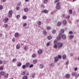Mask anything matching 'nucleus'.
<instances>
[{"label": "nucleus", "instance_id": "f257e3e1", "mask_svg": "<svg viewBox=\"0 0 79 79\" xmlns=\"http://www.w3.org/2000/svg\"><path fill=\"white\" fill-rule=\"evenodd\" d=\"M60 4H61L59 2H58L56 3V9H57V10H60V9L61 8L60 6Z\"/></svg>", "mask_w": 79, "mask_h": 79}, {"label": "nucleus", "instance_id": "f03ea898", "mask_svg": "<svg viewBox=\"0 0 79 79\" xmlns=\"http://www.w3.org/2000/svg\"><path fill=\"white\" fill-rule=\"evenodd\" d=\"M13 13V11L11 10H10L9 11V15H8V16L9 18H11V16H12V14Z\"/></svg>", "mask_w": 79, "mask_h": 79}, {"label": "nucleus", "instance_id": "7ed1b4c3", "mask_svg": "<svg viewBox=\"0 0 79 79\" xmlns=\"http://www.w3.org/2000/svg\"><path fill=\"white\" fill-rule=\"evenodd\" d=\"M37 53L39 55H41L43 51L42 49H39L37 51Z\"/></svg>", "mask_w": 79, "mask_h": 79}, {"label": "nucleus", "instance_id": "20e7f679", "mask_svg": "<svg viewBox=\"0 0 79 79\" xmlns=\"http://www.w3.org/2000/svg\"><path fill=\"white\" fill-rule=\"evenodd\" d=\"M63 44L61 43H58V47H63Z\"/></svg>", "mask_w": 79, "mask_h": 79}, {"label": "nucleus", "instance_id": "39448f33", "mask_svg": "<svg viewBox=\"0 0 79 79\" xmlns=\"http://www.w3.org/2000/svg\"><path fill=\"white\" fill-rule=\"evenodd\" d=\"M54 60H55V62L56 63V62H57V61H58V60H59V58H58V57H56L54 58Z\"/></svg>", "mask_w": 79, "mask_h": 79}, {"label": "nucleus", "instance_id": "423d86ee", "mask_svg": "<svg viewBox=\"0 0 79 79\" xmlns=\"http://www.w3.org/2000/svg\"><path fill=\"white\" fill-rule=\"evenodd\" d=\"M61 33L59 34V36L57 37V40H61Z\"/></svg>", "mask_w": 79, "mask_h": 79}, {"label": "nucleus", "instance_id": "0eeeda50", "mask_svg": "<svg viewBox=\"0 0 79 79\" xmlns=\"http://www.w3.org/2000/svg\"><path fill=\"white\" fill-rule=\"evenodd\" d=\"M39 68L40 69H43L44 68V65L41 64H39Z\"/></svg>", "mask_w": 79, "mask_h": 79}, {"label": "nucleus", "instance_id": "6e6552de", "mask_svg": "<svg viewBox=\"0 0 79 79\" xmlns=\"http://www.w3.org/2000/svg\"><path fill=\"white\" fill-rule=\"evenodd\" d=\"M65 77L67 79H69L70 77V75L69 74H67L65 75Z\"/></svg>", "mask_w": 79, "mask_h": 79}, {"label": "nucleus", "instance_id": "1a4fd4ad", "mask_svg": "<svg viewBox=\"0 0 79 79\" xmlns=\"http://www.w3.org/2000/svg\"><path fill=\"white\" fill-rule=\"evenodd\" d=\"M26 68H28V67H29L30 66V63L29 62L27 63L26 64Z\"/></svg>", "mask_w": 79, "mask_h": 79}, {"label": "nucleus", "instance_id": "9d476101", "mask_svg": "<svg viewBox=\"0 0 79 79\" xmlns=\"http://www.w3.org/2000/svg\"><path fill=\"white\" fill-rule=\"evenodd\" d=\"M62 37L63 39H65L66 38V36L64 34L62 35Z\"/></svg>", "mask_w": 79, "mask_h": 79}, {"label": "nucleus", "instance_id": "9b49d317", "mask_svg": "<svg viewBox=\"0 0 79 79\" xmlns=\"http://www.w3.org/2000/svg\"><path fill=\"white\" fill-rule=\"evenodd\" d=\"M8 18H5L3 20V22L5 23H7V22H8Z\"/></svg>", "mask_w": 79, "mask_h": 79}, {"label": "nucleus", "instance_id": "f8f14e48", "mask_svg": "<svg viewBox=\"0 0 79 79\" xmlns=\"http://www.w3.org/2000/svg\"><path fill=\"white\" fill-rule=\"evenodd\" d=\"M43 13H45V14H47V13H48V11L47 10H43Z\"/></svg>", "mask_w": 79, "mask_h": 79}, {"label": "nucleus", "instance_id": "ddd939ff", "mask_svg": "<svg viewBox=\"0 0 79 79\" xmlns=\"http://www.w3.org/2000/svg\"><path fill=\"white\" fill-rule=\"evenodd\" d=\"M24 12H27L28 11V9L27 8H25L24 9Z\"/></svg>", "mask_w": 79, "mask_h": 79}, {"label": "nucleus", "instance_id": "4468645a", "mask_svg": "<svg viewBox=\"0 0 79 79\" xmlns=\"http://www.w3.org/2000/svg\"><path fill=\"white\" fill-rule=\"evenodd\" d=\"M19 34L18 33H16L15 34V36L16 37H18V36H19Z\"/></svg>", "mask_w": 79, "mask_h": 79}, {"label": "nucleus", "instance_id": "2eb2a0df", "mask_svg": "<svg viewBox=\"0 0 79 79\" xmlns=\"http://www.w3.org/2000/svg\"><path fill=\"white\" fill-rule=\"evenodd\" d=\"M8 24L5 23V24H4L3 27H4L6 28V27H8Z\"/></svg>", "mask_w": 79, "mask_h": 79}, {"label": "nucleus", "instance_id": "dca6fc26", "mask_svg": "<svg viewBox=\"0 0 79 79\" xmlns=\"http://www.w3.org/2000/svg\"><path fill=\"white\" fill-rule=\"evenodd\" d=\"M61 23L60 22H58V23L57 24V26H61Z\"/></svg>", "mask_w": 79, "mask_h": 79}, {"label": "nucleus", "instance_id": "f3484780", "mask_svg": "<svg viewBox=\"0 0 79 79\" xmlns=\"http://www.w3.org/2000/svg\"><path fill=\"white\" fill-rule=\"evenodd\" d=\"M0 74L1 75H2V76H3L5 75V72L3 71H2L0 72Z\"/></svg>", "mask_w": 79, "mask_h": 79}, {"label": "nucleus", "instance_id": "a211bd4d", "mask_svg": "<svg viewBox=\"0 0 79 79\" xmlns=\"http://www.w3.org/2000/svg\"><path fill=\"white\" fill-rule=\"evenodd\" d=\"M21 62H19L18 64H17V66L18 67H20L21 66Z\"/></svg>", "mask_w": 79, "mask_h": 79}, {"label": "nucleus", "instance_id": "6ab92c4d", "mask_svg": "<svg viewBox=\"0 0 79 79\" xmlns=\"http://www.w3.org/2000/svg\"><path fill=\"white\" fill-rule=\"evenodd\" d=\"M24 48L25 50H27L29 49V48H28V47H27V46H26Z\"/></svg>", "mask_w": 79, "mask_h": 79}, {"label": "nucleus", "instance_id": "aec40b11", "mask_svg": "<svg viewBox=\"0 0 79 79\" xmlns=\"http://www.w3.org/2000/svg\"><path fill=\"white\" fill-rule=\"evenodd\" d=\"M62 58L63 59H66V55H64L62 56Z\"/></svg>", "mask_w": 79, "mask_h": 79}, {"label": "nucleus", "instance_id": "412c9836", "mask_svg": "<svg viewBox=\"0 0 79 79\" xmlns=\"http://www.w3.org/2000/svg\"><path fill=\"white\" fill-rule=\"evenodd\" d=\"M36 54H33L32 55V58H35V57H36Z\"/></svg>", "mask_w": 79, "mask_h": 79}, {"label": "nucleus", "instance_id": "4be33fe9", "mask_svg": "<svg viewBox=\"0 0 79 79\" xmlns=\"http://www.w3.org/2000/svg\"><path fill=\"white\" fill-rule=\"evenodd\" d=\"M16 48L17 49H19L20 48V45H18L16 46Z\"/></svg>", "mask_w": 79, "mask_h": 79}, {"label": "nucleus", "instance_id": "5701e85b", "mask_svg": "<svg viewBox=\"0 0 79 79\" xmlns=\"http://www.w3.org/2000/svg\"><path fill=\"white\" fill-rule=\"evenodd\" d=\"M37 23L38 25H41V22L40 21H38L37 22Z\"/></svg>", "mask_w": 79, "mask_h": 79}, {"label": "nucleus", "instance_id": "b1692460", "mask_svg": "<svg viewBox=\"0 0 79 79\" xmlns=\"http://www.w3.org/2000/svg\"><path fill=\"white\" fill-rule=\"evenodd\" d=\"M23 79H27V77L26 76H23Z\"/></svg>", "mask_w": 79, "mask_h": 79}, {"label": "nucleus", "instance_id": "393cba45", "mask_svg": "<svg viewBox=\"0 0 79 79\" xmlns=\"http://www.w3.org/2000/svg\"><path fill=\"white\" fill-rule=\"evenodd\" d=\"M72 12H73V10H71V9L70 10H69V14H70V15H71L72 14Z\"/></svg>", "mask_w": 79, "mask_h": 79}, {"label": "nucleus", "instance_id": "a878e982", "mask_svg": "<svg viewBox=\"0 0 79 79\" xmlns=\"http://www.w3.org/2000/svg\"><path fill=\"white\" fill-rule=\"evenodd\" d=\"M48 2V0H44L43 3L44 4H45V3H47Z\"/></svg>", "mask_w": 79, "mask_h": 79}, {"label": "nucleus", "instance_id": "bb28decb", "mask_svg": "<svg viewBox=\"0 0 79 79\" xmlns=\"http://www.w3.org/2000/svg\"><path fill=\"white\" fill-rule=\"evenodd\" d=\"M33 63L34 64H35L36 63H37V60H34L33 61Z\"/></svg>", "mask_w": 79, "mask_h": 79}, {"label": "nucleus", "instance_id": "cd10ccee", "mask_svg": "<svg viewBox=\"0 0 79 79\" xmlns=\"http://www.w3.org/2000/svg\"><path fill=\"white\" fill-rule=\"evenodd\" d=\"M75 72H72V76L74 77L75 76Z\"/></svg>", "mask_w": 79, "mask_h": 79}, {"label": "nucleus", "instance_id": "c85d7f7f", "mask_svg": "<svg viewBox=\"0 0 79 79\" xmlns=\"http://www.w3.org/2000/svg\"><path fill=\"white\" fill-rule=\"evenodd\" d=\"M43 33L45 35H46L47 34V32H46V31H43Z\"/></svg>", "mask_w": 79, "mask_h": 79}, {"label": "nucleus", "instance_id": "c756f323", "mask_svg": "<svg viewBox=\"0 0 79 79\" xmlns=\"http://www.w3.org/2000/svg\"><path fill=\"white\" fill-rule=\"evenodd\" d=\"M54 48H57V44H54Z\"/></svg>", "mask_w": 79, "mask_h": 79}, {"label": "nucleus", "instance_id": "7c9ffc66", "mask_svg": "<svg viewBox=\"0 0 79 79\" xmlns=\"http://www.w3.org/2000/svg\"><path fill=\"white\" fill-rule=\"evenodd\" d=\"M47 38L48 40H50V39H52V37H51V36H49Z\"/></svg>", "mask_w": 79, "mask_h": 79}, {"label": "nucleus", "instance_id": "2f4dec72", "mask_svg": "<svg viewBox=\"0 0 79 79\" xmlns=\"http://www.w3.org/2000/svg\"><path fill=\"white\" fill-rule=\"evenodd\" d=\"M63 23L64 24H66V23H67L66 21V20H64L63 21Z\"/></svg>", "mask_w": 79, "mask_h": 79}, {"label": "nucleus", "instance_id": "473e14b6", "mask_svg": "<svg viewBox=\"0 0 79 79\" xmlns=\"http://www.w3.org/2000/svg\"><path fill=\"white\" fill-rule=\"evenodd\" d=\"M6 76H7V77H6ZM6 76H4V77H5V79L7 78V77H8V73L6 74Z\"/></svg>", "mask_w": 79, "mask_h": 79}, {"label": "nucleus", "instance_id": "72a5a7b5", "mask_svg": "<svg viewBox=\"0 0 79 79\" xmlns=\"http://www.w3.org/2000/svg\"><path fill=\"white\" fill-rule=\"evenodd\" d=\"M22 75H25V74H26V72L24 71L23 72H22Z\"/></svg>", "mask_w": 79, "mask_h": 79}, {"label": "nucleus", "instance_id": "f704fd0d", "mask_svg": "<svg viewBox=\"0 0 79 79\" xmlns=\"http://www.w3.org/2000/svg\"><path fill=\"white\" fill-rule=\"evenodd\" d=\"M26 65H24L22 66V68L23 69H25L26 68Z\"/></svg>", "mask_w": 79, "mask_h": 79}, {"label": "nucleus", "instance_id": "c9c22d12", "mask_svg": "<svg viewBox=\"0 0 79 79\" xmlns=\"http://www.w3.org/2000/svg\"><path fill=\"white\" fill-rule=\"evenodd\" d=\"M23 19H26L27 18V17L25 16H23Z\"/></svg>", "mask_w": 79, "mask_h": 79}, {"label": "nucleus", "instance_id": "e433bc0d", "mask_svg": "<svg viewBox=\"0 0 79 79\" xmlns=\"http://www.w3.org/2000/svg\"><path fill=\"white\" fill-rule=\"evenodd\" d=\"M16 18H17V19H19V18H20V15H17L16 16Z\"/></svg>", "mask_w": 79, "mask_h": 79}, {"label": "nucleus", "instance_id": "4c0bfd02", "mask_svg": "<svg viewBox=\"0 0 79 79\" xmlns=\"http://www.w3.org/2000/svg\"><path fill=\"white\" fill-rule=\"evenodd\" d=\"M56 32V31L55 30H53L52 31V34H55Z\"/></svg>", "mask_w": 79, "mask_h": 79}, {"label": "nucleus", "instance_id": "58836bf2", "mask_svg": "<svg viewBox=\"0 0 79 79\" xmlns=\"http://www.w3.org/2000/svg\"><path fill=\"white\" fill-rule=\"evenodd\" d=\"M47 30H50V29H51V27H47Z\"/></svg>", "mask_w": 79, "mask_h": 79}, {"label": "nucleus", "instance_id": "ea45409f", "mask_svg": "<svg viewBox=\"0 0 79 79\" xmlns=\"http://www.w3.org/2000/svg\"><path fill=\"white\" fill-rule=\"evenodd\" d=\"M50 44V42H48L47 44V46H49Z\"/></svg>", "mask_w": 79, "mask_h": 79}, {"label": "nucleus", "instance_id": "a19ab883", "mask_svg": "<svg viewBox=\"0 0 79 79\" xmlns=\"http://www.w3.org/2000/svg\"><path fill=\"white\" fill-rule=\"evenodd\" d=\"M41 7L42 8H45V6H44V5H43V4H42L41 5Z\"/></svg>", "mask_w": 79, "mask_h": 79}, {"label": "nucleus", "instance_id": "79ce46f5", "mask_svg": "<svg viewBox=\"0 0 79 79\" xmlns=\"http://www.w3.org/2000/svg\"><path fill=\"white\" fill-rule=\"evenodd\" d=\"M34 65L33 64H31L29 66L30 68H32V67Z\"/></svg>", "mask_w": 79, "mask_h": 79}, {"label": "nucleus", "instance_id": "37998d69", "mask_svg": "<svg viewBox=\"0 0 79 79\" xmlns=\"http://www.w3.org/2000/svg\"><path fill=\"white\" fill-rule=\"evenodd\" d=\"M20 7H18V6H17L16 7V10H19Z\"/></svg>", "mask_w": 79, "mask_h": 79}, {"label": "nucleus", "instance_id": "c03bdc74", "mask_svg": "<svg viewBox=\"0 0 79 79\" xmlns=\"http://www.w3.org/2000/svg\"><path fill=\"white\" fill-rule=\"evenodd\" d=\"M27 26V23H25L23 24V27H25V26Z\"/></svg>", "mask_w": 79, "mask_h": 79}, {"label": "nucleus", "instance_id": "a18cd8bd", "mask_svg": "<svg viewBox=\"0 0 79 79\" xmlns=\"http://www.w3.org/2000/svg\"><path fill=\"white\" fill-rule=\"evenodd\" d=\"M70 38H71V39H73L74 37V35H71L69 36Z\"/></svg>", "mask_w": 79, "mask_h": 79}, {"label": "nucleus", "instance_id": "49530a36", "mask_svg": "<svg viewBox=\"0 0 79 79\" xmlns=\"http://www.w3.org/2000/svg\"><path fill=\"white\" fill-rule=\"evenodd\" d=\"M54 44H57V43L56 42V40H55L54 41Z\"/></svg>", "mask_w": 79, "mask_h": 79}, {"label": "nucleus", "instance_id": "de8ad7c7", "mask_svg": "<svg viewBox=\"0 0 79 79\" xmlns=\"http://www.w3.org/2000/svg\"><path fill=\"white\" fill-rule=\"evenodd\" d=\"M3 69V68L2 67H0V71H2Z\"/></svg>", "mask_w": 79, "mask_h": 79}, {"label": "nucleus", "instance_id": "09e8293b", "mask_svg": "<svg viewBox=\"0 0 79 79\" xmlns=\"http://www.w3.org/2000/svg\"><path fill=\"white\" fill-rule=\"evenodd\" d=\"M61 31L62 32V33H63L64 32V30L63 29H62L61 30Z\"/></svg>", "mask_w": 79, "mask_h": 79}, {"label": "nucleus", "instance_id": "8fccbe9b", "mask_svg": "<svg viewBox=\"0 0 79 79\" xmlns=\"http://www.w3.org/2000/svg\"><path fill=\"white\" fill-rule=\"evenodd\" d=\"M3 9V6L2 5L0 6V10H2Z\"/></svg>", "mask_w": 79, "mask_h": 79}, {"label": "nucleus", "instance_id": "3c124183", "mask_svg": "<svg viewBox=\"0 0 79 79\" xmlns=\"http://www.w3.org/2000/svg\"><path fill=\"white\" fill-rule=\"evenodd\" d=\"M60 0H55L54 1V3H56V2H58Z\"/></svg>", "mask_w": 79, "mask_h": 79}, {"label": "nucleus", "instance_id": "603ef678", "mask_svg": "<svg viewBox=\"0 0 79 79\" xmlns=\"http://www.w3.org/2000/svg\"><path fill=\"white\" fill-rule=\"evenodd\" d=\"M74 71H77V68L76 67L74 69Z\"/></svg>", "mask_w": 79, "mask_h": 79}, {"label": "nucleus", "instance_id": "864d4df0", "mask_svg": "<svg viewBox=\"0 0 79 79\" xmlns=\"http://www.w3.org/2000/svg\"><path fill=\"white\" fill-rule=\"evenodd\" d=\"M58 58H60V59H61V56L60 55H59L58 56Z\"/></svg>", "mask_w": 79, "mask_h": 79}, {"label": "nucleus", "instance_id": "5fc2aeb1", "mask_svg": "<svg viewBox=\"0 0 79 79\" xmlns=\"http://www.w3.org/2000/svg\"><path fill=\"white\" fill-rule=\"evenodd\" d=\"M35 76V74L34 73L32 74V78H34Z\"/></svg>", "mask_w": 79, "mask_h": 79}, {"label": "nucleus", "instance_id": "6e6d98bb", "mask_svg": "<svg viewBox=\"0 0 79 79\" xmlns=\"http://www.w3.org/2000/svg\"><path fill=\"white\" fill-rule=\"evenodd\" d=\"M70 18V16L69 15L66 17V19H69Z\"/></svg>", "mask_w": 79, "mask_h": 79}, {"label": "nucleus", "instance_id": "4d7b16f0", "mask_svg": "<svg viewBox=\"0 0 79 79\" xmlns=\"http://www.w3.org/2000/svg\"><path fill=\"white\" fill-rule=\"evenodd\" d=\"M16 59H13V60H12V62H15V61H16Z\"/></svg>", "mask_w": 79, "mask_h": 79}, {"label": "nucleus", "instance_id": "13d9d810", "mask_svg": "<svg viewBox=\"0 0 79 79\" xmlns=\"http://www.w3.org/2000/svg\"><path fill=\"white\" fill-rule=\"evenodd\" d=\"M12 42H15V38L12 39Z\"/></svg>", "mask_w": 79, "mask_h": 79}, {"label": "nucleus", "instance_id": "bf43d9fd", "mask_svg": "<svg viewBox=\"0 0 79 79\" xmlns=\"http://www.w3.org/2000/svg\"><path fill=\"white\" fill-rule=\"evenodd\" d=\"M50 66H54V64H53L52 63L50 64Z\"/></svg>", "mask_w": 79, "mask_h": 79}, {"label": "nucleus", "instance_id": "052dcab7", "mask_svg": "<svg viewBox=\"0 0 79 79\" xmlns=\"http://www.w3.org/2000/svg\"><path fill=\"white\" fill-rule=\"evenodd\" d=\"M2 60H0V64H2Z\"/></svg>", "mask_w": 79, "mask_h": 79}, {"label": "nucleus", "instance_id": "680f3d73", "mask_svg": "<svg viewBox=\"0 0 79 79\" xmlns=\"http://www.w3.org/2000/svg\"><path fill=\"white\" fill-rule=\"evenodd\" d=\"M21 4V2H20L18 3V5H19H19H20Z\"/></svg>", "mask_w": 79, "mask_h": 79}, {"label": "nucleus", "instance_id": "e2e57ef3", "mask_svg": "<svg viewBox=\"0 0 79 79\" xmlns=\"http://www.w3.org/2000/svg\"><path fill=\"white\" fill-rule=\"evenodd\" d=\"M69 34H73V32L70 31L69 32Z\"/></svg>", "mask_w": 79, "mask_h": 79}, {"label": "nucleus", "instance_id": "0e129e2a", "mask_svg": "<svg viewBox=\"0 0 79 79\" xmlns=\"http://www.w3.org/2000/svg\"><path fill=\"white\" fill-rule=\"evenodd\" d=\"M2 37V34H0V37Z\"/></svg>", "mask_w": 79, "mask_h": 79}, {"label": "nucleus", "instance_id": "69168bd1", "mask_svg": "<svg viewBox=\"0 0 79 79\" xmlns=\"http://www.w3.org/2000/svg\"><path fill=\"white\" fill-rule=\"evenodd\" d=\"M66 64H69V62H67L66 63Z\"/></svg>", "mask_w": 79, "mask_h": 79}, {"label": "nucleus", "instance_id": "338daca9", "mask_svg": "<svg viewBox=\"0 0 79 79\" xmlns=\"http://www.w3.org/2000/svg\"><path fill=\"white\" fill-rule=\"evenodd\" d=\"M70 55L71 56H73V53H71L70 54Z\"/></svg>", "mask_w": 79, "mask_h": 79}, {"label": "nucleus", "instance_id": "774afa93", "mask_svg": "<svg viewBox=\"0 0 79 79\" xmlns=\"http://www.w3.org/2000/svg\"><path fill=\"white\" fill-rule=\"evenodd\" d=\"M62 16L63 17H64V16H65V14H63V15H62Z\"/></svg>", "mask_w": 79, "mask_h": 79}]
</instances>
